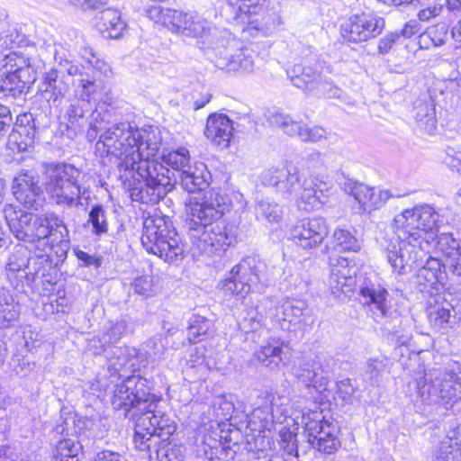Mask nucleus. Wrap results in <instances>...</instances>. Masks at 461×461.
<instances>
[{
  "instance_id": "nucleus-1",
  "label": "nucleus",
  "mask_w": 461,
  "mask_h": 461,
  "mask_svg": "<svg viewBox=\"0 0 461 461\" xmlns=\"http://www.w3.org/2000/svg\"><path fill=\"white\" fill-rule=\"evenodd\" d=\"M442 220L430 204L405 209L393 219L399 240L390 243L384 253L393 271L400 275L411 272L425 255L423 243L434 240Z\"/></svg>"
},
{
  "instance_id": "nucleus-2",
  "label": "nucleus",
  "mask_w": 461,
  "mask_h": 461,
  "mask_svg": "<svg viewBox=\"0 0 461 461\" xmlns=\"http://www.w3.org/2000/svg\"><path fill=\"white\" fill-rule=\"evenodd\" d=\"M225 205L218 197L192 198L185 204L183 227L193 246L201 254L221 256L236 241V235L217 221L224 213Z\"/></svg>"
},
{
  "instance_id": "nucleus-3",
  "label": "nucleus",
  "mask_w": 461,
  "mask_h": 461,
  "mask_svg": "<svg viewBox=\"0 0 461 461\" xmlns=\"http://www.w3.org/2000/svg\"><path fill=\"white\" fill-rule=\"evenodd\" d=\"M102 143L108 154L119 159L120 172L134 169L140 159H150L159 150L162 139L159 131L152 126L136 128L130 122L113 124L101 134Z\"/></svg>"
},
{
  "instance_id": "nucleus-4",
  "label": "nucleus",
  "mask_w": 461,
  "mask_h": 461,
  "mask_svg": "<svg viewBox=\"0 0 461 461\" xmlns=\"http://www.w3.org/2000/svg\"><path fill=\"white\" fill-rule=\"evenodd\" d=\"M10 230L21 240L34 242L52 238V242H68V230L64 221L55 212L34 215L12 204L4 209Z\"/></svg>"
},
{
  "instance_id": "nucleus-5",
  "label": "nucleus",
  "mask_w": 461,
  "mask_h": 461,
  "mask_svg": "<svg viewBox=\"0 0 461 461\" xmlns=\"http://www.w3.org/2000/svg\"><path fill=\"white\" fill-rule=\"evenodd\" d=\"M141 244L149 253L166 262H176L184 258L185 243L172 220L157 210L144 219Z\"/></svg>"
},
{
  "instance_id": "nucleus-6",
  "label": "nucleus",
  "mask_w": 461,
  "mask_h": 461,
  "mask_svg": "<svg viewBox=\"0 0 461 461\" xmlns=\"http://www.w3.org/2000/svg\"><path fill=\"white\" fill-rule=\"evenodd\" d=\"M418 394L427 404L452 406L461 400V367L456 362L432 367L417 380Z\"/></svg>"
},
{
  "instance_id": "nucleus-7",
  "label": "nucleus",
  "mask_w": 461,
  "mask_h": 461,
  "mask_svg": "<svg viewBox=\"0 0 461 461\" xmlns=\"http://www.w3.org/2000/svg\"><path fill=\"white\" fill-rule=\"evenodd\" d=\"M81 172L71 164L49 165L42 185L50 200L62 207H81L89 199L88 191L80 184Z\"/></svg>"
},
{
  "instance_id": "nucleus-8",
  "label": "nucleus",
  "mask_w": 461,
  "mask_h": 461,
  "mask_svg": "<svg viewBox=\"0 0 461 461\" xmlns=\"http://www.w3.org/2000/svg\"><path fill=\"white\" fill-rule=\"evenodd\" d=\"M127 172H135L130 189L132 201L155 204L171 189L169 169L156 159H140L134 169Z\"/></svg>"
},
{
  "instance_id": "nucleus-9",
  "label": "nucleus",
  "mask_w": 461,
  "mask_h": 461,
  "mask_svg": "<svg viewBox=\"0 0 461 461\" xmlns=\"http://www.w3.org/2000/svg\"><path fill=\"white\" fill-rule=\"evenodd\" d=\"M272 276L266 262L256 256L243 258L220 284L225 294L244 299L250 292L263 293Z\"/></svg>"
},
{
  "instance_id": "nucleus-10",
  "label": "nucleus",
  "mask_w": 461,
  "mask_h": 461,
  "mask_svg": "<svg viewBox=\"0 0 461 461\" xmlns=\"http://www.w3.org/2000/svg\"><path fill=\"white\" fill-rule=\"evenodd\" d=\"M325 175L311 176L301 182L299 169L296 167L285 168L284 178L278 185L279 192L285 199L296 198L297 206L310 212L318 209L324 202V192L330 189Z\"/></svg>"
},
{
  "instance_id": "nucleus-11",
  "label": "nucleus",
  "mask_w": 461,
  "mask_h": 461,
  "mask_svg": "<svg viewBox=\"0 0 461 461\" xmlns=\"http://www.w3.org/2000/svg\"><path fill=\"white\" fill-rule=\"evenodd\" d=\"M330 70L321 62L294 64L287 70L292 84L308 95L327 98H340L342 90L329 77Z\"/></svg>"
},
{
  "instance_id": "nucleus-12",
  "label": "nucleus",
  "mask_w": 461,
  "mask_h": 461,
  "mask_svg": "<svg viewBox=\"0 0 461 461\" xmlns=\"http://www.w3.org/2000/svg\"><path fill=\"white\" fill-rule=\"evenodd\" d=\"M36 79L34 64L29 58L10 52L0 56V89L12 96L26 94Z\"/></svg>"
},
{
  "instance_id": "nucleus-13",
  "label": "nucleus",
  "mask_w": 461,
  "mask_h": 461,
  "mask_svg": "<svg viewBox=\"0 0 461 461\" xmlns=\"http://www.w3.org/2000/svg\"><path fill=\"white\" fill-rule=\"evenodd\" d=\"M148 381L140 375H128L120 384H117L112 398L114 409H123L126 412L133 411L136 418L146 410V405L153 393H149Z\"/></svg>"
},
{
  "instance_id": "nucleus-14",
  "label": "nucleus",
  "mask_w": 461,
  "mask_h": 461,
  "mask_svg": "<svg viewBox=\"0 0 461 461\" xmlns=\"http://www.w3.org/2000/svg\"><path fill=\"white\" fill-rule=\"evenodd\" d=\"M384 24V19L374 13L353 14L340 25V34L348 42L361 43L380 35Z\"/></svg>"
},
{
  "instance_id": "nucleus-15",
  "label": "nucleus",
  "mask_w": 461,
  "mask_h": 461,
  "mask_svg": "<svg viewBox=\"0 0 461 461\" xmlns=\"http://www.w3.org/2000/svg\"><path fill=\"white\" fill-rule=\"evenodd\" d=\"M291 240L303 250L311 252L318 249L329 234L326 220L321 217L298 221L291 229Z\"/></svg>"
},
{
  "instance_id": "nucleus-16",
  "label": "nucleus",
  "mask_w": 461,
  "mask_h": 461,
  "mask_svg": "<svg viewBox=\"0 0 461 461\" xmlns=\"http://www.w3.org/2000/svg\"><path fill=\"white\" fill-rule=\"evenodd\" d=\"M37 88L41 99L50 107H58L68 94L69 86L64 73L52 68L41 74Z\"/></svg>"
},
{
  "instance_id": "nucleus-17",
  "label": "nucleus",
  "mask_w": 461,
  "mask_h": 461,
  "mask_svg": "<svg viewBox=\"0 0 461 461\" xmlns=\"http://www.w3.org/2000/svg\"><path fill=\"white\" fill-rule=\"evenodd\" d=\"M453 305L443 294L430 296L428 300L427 317L430 327L439 333H447L454 328L456 317L452 314Z\"/></svg>"
},
{
  "instance_id": "nucleus-18",
  "label": "nucleus",
  "mask_w": 461,
  "mask_h": 461,
  "mask_svg": "<svg viewBox=\"0 0 461 461\" xmlns=\"http://www.w3.org/2000/svg\"><path fill=\"white\" fill-rule=\"evenodd\" d=\"M324 357L316 356L314 359L308 362H303L295 370V375L300 383L305 387H312L316 392L325 394L328 392L329 373L328 365L322 364Z\"/></svg>"
},
{
  "instance_id": "nucleus-19",
  "label": "nucleus",
  "mask_w": 461,
  "mask_h": 461,
  "mask_svg": "<svg viewBox=\"0 0 461 461\" xmlns=\"http://www.w3.org/2000/svg\"><path fill=\"white\" fill-rule=\"evenodd\" d=\"M344 190L352 195L362 211L367 213L382 208L390 198L393 197L389 190L376 189L363 183L346 184Z\"/></svg>"
},
{
  "instance_id": "nucleus-20",
  "label": "nucleus",
  "mask_w": 461,
  "mask_h": 461,
  "mask_svg": "<svg viewBox=\"0 0 461 461\" xmlns=\"http://www.w3.org/2000/svg\"><path fill=\"white\" fill-rule=\"evenodd\" d=\"M102 352L105 353L111 375H118L120 377L135 370L142 357L137 348L128 346L110 347Z\"/></svg>"
},
{
  "instance_id": "nucleus-21",
  "label": "nucleus",
  "mask_w": 461,
  "mask_h": 461,
  "mask_svg": "<svg viewBox=\"0 0 461 461\" xmlns=\"http://www.w3.org/2000/svg\"><path fill=\"white\" fill-rule=\"evenodd\" d=\"M268 122L271 126L282 128L284 132L291 137H298L302 141L318 142L326 139V131L323 128L306 127L281 113L271 114Z\"/></svg>"
},
{
  "instance_id": "nucleus-22",
  "label": "nucleus",
  "mask_w": 461,
  "mask_h": 461,
  "mask_svg": "<svg viewBox=\"0 0 461 461\" xmlns=\"http://www.w3.org/2000/svg\"><path fill=\"white\" fill-rule=\"evenodd\" d=\"M216 29L197 13H184L176 10L171 32L192 38H206Z\"/></svg>"
},
{
  "instance_id": "nucleus-23",
  "label": "nucleus",
  "mask_w": 461,
  "mask_h": 461,
  "mask_svg": "<svg viewBox=\"0 0 461 461\" xmlns=\"http://www.w3.org/2000/svg\"><path fill=\"white\" fill-rule=\"evenodd\" d=\"M330 267L329 284L332 294L338 297L348 295L352 292L356 274L354 267L349 266V260L343 257L331 258Z\"/></svg>"
},
{
  "instance_id": "nucleus-24",
  "label": "nucleus",
  "mask_w": 461,
  "mask_h": 461,
  "mask_svg": "<svg viewBox=\"0 0 461 461\" xmlns=\"http://www.w3.org/2000/svg\"><path fill=\"white\" fill-rule=\"evenodd\" d=\"M214 66L228 73H250L254 69L252 56L247 50H238L234 54L229 53L228 50L219 47L212 50Z\"/></svg>"
},
{
  "instance_id": "nucleus-25",
  "label": "nucleus",
  "mask_w": 461,
  "mask_h": 461,
  "mask_svg": "<svg viewBox=\"0 0 461 461\" xmlns=\"http://www.w3.org/2000/svg\"><path fill=\"white\" fill-rule=\"evenodd\" d=\"M13 193L16 200L28 209L38 210L41 206V187L32 175L23 174L15 177Z\"/></svg>"
},
{
  "instance_id": "nucleus-26",
  "label": "nucleus",
  "mask_w": 461,
  "mask_h": 461,
  "mask_svg": "<svg viewBox=\"0 0 461 461\" xmlns=\"http://www.w3.org/2000/svg\"><path fill=\"white\" fill-rule=\"evenodd\" d=\"M310 311L306 302L302 300H282L275 307V312H270V317L276 322L287 321L294 324H309Z\"/></svg>"
},
{
  "instance_id": "nucleus-27",
  "label": "nucleus",
  "mask_w": 461,
  "mask_h": 461,
  "mask_svg": "<svg viewBox=\"0 0 461 461\" xmlns=\"http://www.w3.org/2000/svg\"><path fill=\"white\" fill-rule=\"evenodd\" d=\"M359 294L362 303L369 307L374 319L379 321L389 316L388 292L379 285L366 284L360 288Z\"/></svg>"
},
{
  "instance_id": "nucleus-28",
  "label": "nucleus",
  "mask_w": 461,
  "mask_h": 461,
  "mask_svg": "<svg viewBox=\"0 0 461 461\" xmlns=\"http://www.w3.org/2000/svg\"><path fill=\"white\" fill-rule=\"evenodd\" d=\"M159 402L160 398L152 394L146 405V410L142 411L139 417L147 418L150 421L149 427L154 429L155 433L159 435L160 438L163 437L168 438L176 431V425L168 415L158 410V404Z\"/></svg>"
},
{
  "instance_id": "nucleus-29",
  "label": "nucleus",
  "mask_w": 461,
  "mask_h": 461,
  "mask_svg": "<svg viewBox=\"0 0 461 461\" xmlns=\"http://www.w3.org/2000/svg\"><path fill=\"white\" fill-rule=\"evenodd\" d=\"M232 122L224 114L209 116L204 135L214 145L225 149L229 147L232 136Z\"/></svg>"
},
{
  "instance_id": "nucleus-30",
  "label": "nucleus",
  "mask_w": 461,
  "mask_h": 461,
  "mask_svg": "<svg viewBox=\"0 0 461 461\" xmlns=\"http://www.w3.org/2000/svg\"><path fill=\"white\" fill-rule=\"evenodd\" d=\"M149 426L150 421L147 418L136 417L133 443L138 450L146 452L151 457L152 453L158 450L161 439Z\"/></svg>"
},
{
  "instance_id": "nucleus-31",
  "label": "nucleus",
  "mask_w": 461,
  "mask_h": 461,
  "mask_svg": "<svg viewBox=\"0 0 461 461\" xmlns=\"http://www.w3.org/2000/svg\"><path fill=\"white\" fill-rule=\"evenodd\" d=\"M289 347L277 339H271L256 352L258 360L270 369H276L280 363L288 359Z\"/></svg>"
},
{
  "instance_id": "nucleus-32",
  "label": "nucleus",
  "mask_w": 461,
  "mask_h": 461,
  "mask_svg": "<svg viewBox=\"0 0 461 461\" xmlns=\"http://www.w3.org/2000/svg\"><path fill=\"white\" fill-rule=\"evenodd\" d=\"M177 177L185 191L195 193L208 186L210 173L207 171L206 166L200 162L193 166L189 165Z\"/></svg>"
},
{
  "instance_id": "nucleus-33",
  "label": "nucleus",
  "mask_w": 461,
  "mask_h": 461,
  "mask_svg": "<svg viewBox=\"0 0 461 461\" xmlns=\"http://www.w3.org/2000/svg\"><path fill=\"white\" fill-rule=\"evenodd\" d=\"M247 423L248 428L252 431L271 430L275 423L271 411V402H267L265 396L259 398L252 411L248 415Z\"/></svg>"
},
{
  "instance_id": "nucleus-34",
  "label": "nucleus",
  "mask_w": 461,
  "mask_h": 461,
  "mask_svg": "<svg viewBox=\"0 0 461 461\" xmlns=\"http://www.w3.org/2000/svg\"><path fill=\"white\" fill-rule=\"evenodd\" d=\"M96 26L104 37L110 39H119L126 28L119 12L112 8L101 12Z\"/></svg>"
},
{
  "instance_id": "nucleus-35",
  "label": "nucleus",
  "mask_w": 461,
  "mask_h": 461,
  "mask_svg": "<svg viewBox=\"0 0 461 461\" xmlns=\"http://www.w3.org/2000/svg\"><path fill=\"white\" fill-rule=\"evenodd\" d=\"M224 438V442L213 440L212 445L209 442L212 440L211 437L204 438L203 451L209 461H230L234 458L240 446L231 444L226 437Z\"/></svg>"
},
{
  "instance_id": "nucleus-36",
  "label": "nucleus",
  "mask_w": 461,
  "mask_h": 461,
  "mask_svg": "<svg viewBox=\"0 0 461 461\" xmlns=\"http://www.w3.org/2000/svg\"><path fill=\"white\" fill-rule=\"evenodd\" d=\"M460 428L449 430L446 438L439 446L436 455L437 461H461V435Z\"/></svg>"
},
{
  "instance_id": "nucleus-37",
  "label": "nucleus",
  "mask_w": 461,
  "mask_h": 461,
  "mask_svg": "<svg viewBox=\"0 0 461 461\" xmlns=\"http://www.w3.org/2000/svg\"><path fill=\"white\" fill-rule=\"evenodd\" d=\"M20 315V306L14 302L9 291L0 288V329L13 325Z\"/></svg>"
},
{
  "instance_id": "nucleus-38",
  "label": "nucleus",
  "mask_w": 461,
  "mask_h": 461,
  "mask_svg": "<svg viewBox=\"0 0 461 461\" xmlns=\"http://www.w3.org/2000/svg\"><path fill=\"white\" fill-rule=\"evenodd\" d=\"M20 315V306L14 302L9 291L0 288V329L13 325Z\"/></svg>"
},
{
  "instance_id": "nucleus-39",
  "label": "nucleus",
  "mask_w": 461,
  "mask_h": 461,
  "mask_svg": "<svg viewBox=\"0 0 461 461\" xmlns=\"http://www.w3.org/2000/svg\"><path fill=\"white\" fill-rule=\"evenodd\" d=\"M127 324L124 321H118L115 322H110L106 330L97 339L92 340L93 347H96L95 343L100 344L101 350H96L95 354H101L104 348L114 347L122 336L125 333Z\"/></svg>"
},
{
  "instance_id": "nucleus-40",
  "label": "nucleus",
  "mask_w": 461,
  "mask_h": 461,
  "mask_svg": "<svg viewBox=\"0 0 461 461\" xmlns=\"http://www.w3.org/2000/svg\"><path fill=\"white\" fill-rule=\"evenodd\" d=\"M26 256L18 250L10 257L5 267L6 277L11 285L17 288L23 279L26 278Z\"/></svg>"
},
{
  "instance_id": "nucleus-41",
  "label": "nucleus",
  "mask_w": 461,
  "mask_h": 461,
  "mask_svg": "<svg viewBox=\"0 0 461 461\" xmlns=\"http://www.w3.org/2000/svg\"><path fill=\"white\" fill-rule=\"evenodd\" d=\"M445 265L438 258H429L425 265L419 269L417 280L420 285H433L437 282H442L444 279Z\"/></svg>"
},
{
  "instance_id": "nucleus-42",
  "label": "nucleus",
  "mask_w": 461,
  "mask_h": 461,
  "mask_svg": "<svg viewBox=\"0 0 461 461\" xmlns=\"http://www.w3.org/2000/svg\"><path fill=\"white\" fill-rule=\"evenodd\" d=\"M448 38V27L445 23H438L429 27L419 36V44L421 49L439 47L446 43Z\"/></svg>"
},
{
  "instance_id": "nucleus-43",
  "label": "nucleus",
  "mask_w": 461,
  "mask_h": 461,
  "mask_svg": "<svg viewBox=\"0 0 461 461\" xmlns=\"http://www.w3.org/2000/svg\"><path fill=\"white\" fill-rule=\"evenodd\" d=\"M91 110V104L88 99L77 98L68 106L66 116L75 132L84 131V117L86 112Z\"/></svg>"
},
{
  "instance_id": "nucleus-44",
  "label": "nucleus",
  "mask_w": 461,
  "mask_h": 461,
  "mask_svg": "<svg viewBox=\"0 0 461 461\" xmlns=\"http://www.w3.org/2000/svg\"><path fill=\"white\" fill-rule=\"evenodd\" d=\"M90 71L91 72L86 73V75H81V78L77 79V86L80 88L79 98L88 99L89 102L93 95L101 88L103 77H108L104 76L100 72H96V70Z\"/></svg>"
},
{
  "instance_id": "nucleus-45",
  "label": "nucleus",
  "mask_w": 461,
  "mask_h": 461,
  "mask_svg": "<svg viewBox=\"0 0 461 461\" xmlns=\"http://www.w3.org/2000/svg\"><path fill=\"white\" fill-rule=\"evenodd\" d=\"M56 449L55 461H79L83 447L77 438H68L59 440Z\"/></svg>"
},
{
  "instance_id": "nucleus-46",
  "label": "nucleus",
  "mask_w": 461,
  "mask_h": 461,
  "mask_svg": "<svg viewBox=\"0 0 461 461\" xmlns=\"http://www.w3.org/2000/svg\"><path fill=\"white\" fill-rule=\"evenodd\" d=\"M335 249L339 251L357 252L361 249L360 242L348 230L336 228L331 236Z\"/></svg>"
},
{
  "instance_id": "nucleus-47",
  "label": "nucleus",
  "mask_w": 461,
  "mask_h": 461,
  "mask_svg": "<svg viewBox=\"0 0 461 461\" xmlns=\"http://www.w3.org/2000/svg\"><path fill=\"white\" fill-rule=\"evenodd\" d=\"M212 327V321L199 314H193L188 321V339L196 343L204 339Z\"/></svg>"
},
{
  "instance_id": "nucleus-48",
  "label": "nucleus",
  "mask_w": 461,
  "mask_h": 461,
  "mask_svg": "<svg viewBox=\"0 0 461 461\" xmlns=\"http://www.w3.org/2000/svg\"><path fill=\"white\" fill-rule=\"evenodd\" d=\"M87 222L91 224L92 233L95 236L108 232L107 212L101 204H95L91 208Z\"/></svg>"
},
{
  "instance_id": "nucleus-49",
  "label": "nucleus",
  "mask_w": 461,
  "mask_h": 461,
  "mask_svg": "<svg viewBox=\"0 0 461 461\" xmlns=\"http://www.w3.org/2000/svg\"><path fill=\"white\" fill-rule=\"evenodd\" d=\"M189 160V151L185 148H180L162 156V162L177 171L178 176L190 165Z\"/></svg>"
},
{
  "instance_id": "nucleus-50",
  "label": "nucleus",
  "mask_w": 461,
  "mask_h": 461,
  "mask_svg": "<svg viewBox=\"0 0 461 461\" xmlns=\"http://www.w3.org/2000/svg\"><path fill=\"white\" fill-rule=\"evenodd\" d=\"M256 212L258 218L265 219L269 222L277 223L283 217L282 207L267 199L258 202Z\"/></svg>"
},
{
  "instance_id": "nucleus-51",
  "label": "nucleus",
  "mask_w": 461,
  "mask_h": 461,
  "mask_svg": "<svg viewBox=\"0 0 461 461\" xmlns=\"http://www.w3.org/2000/svg\"><path fill=\"white\" fill-rule=\"evenodd\" d=\"M418 126L429 134H433L437 129V120L434 109L429 104H420L416 113Z\"/></svg>"
},
{
  "instance_id": "nucleus-52",
  "label": "nucleus",
  "mask_w": 461,
  "mask_h": 461,
  "mask_svg": "<svg viewBox=\"0 0 461 461\" xmlns=\"http://www.w3.org/2000/svg\"><path fill=\"white\" fill-rule=\"evenodd\" d=\"M176 10L152 5L145 10L147 17L156 23H160L171 31Z\"/></svg>"
},
{
  "instance_id": "nucleus-53",
  "label": "nucleus",
  "mask_w": 461,
  "mask_h": 461,
  "mask_svg": "<svg viewBox=\"0 0 461 461\" xmlns=\"http://www.w3.org/2000/svg\"><path fill=\"white\" fill-rule=\"evenodd\" d=\"M80 55L87 62L88 70H96V72H100L104 76H109L111 74L112 71L110 66L96 56L92 47H82L80 50Z\"/></svg>"
},
{
  "instance_id": "nucleus-54",
  "label": "nucleus",
  "mask_w": 461,
  "mask_h": 461,
  "mask_svg": "<svg viewBox=\"0 0 461 461\" xmlns=\"http://www.w3.org/2000/svg\"><path fill=\"white\" fill-rule=\"evenodd\" d=\"M239 325L246 333L257 331L263 326V315L258 308L250 307L244 312Z\"/></svg>"
},
{
  "instance_id": "nucleus-55",
  "label": "nucleus",
  "mask_w": 461,
  "mask_h": 461,
  "mask_svg": "<svg viewBox=\"0 0 461 461\" xmlns=\"http://www.w3.org/2000/svg\"><path fill=\"white\" fill-rule=\"evenodd\" d=\"M36 133L32 121V124L28 122L26 125H18L12 137L15 139L20 149H26L27 147H31L34 143Z\"/></svg>"
},
{
  "instance_id": "nucleus-56",
  "label": "nucleus",
  "mask_w": 461,
  "mask_h": 461,
  "mask_svg": "<svg viewBox=\"0 0 461 461\" xmlns=\"http://www.w3.org/2000/svg\"><path fill=\"white\" fill-rule=\"evenodd\" d=\"M326 420L321 411L315 410L305 412L302 416V424L307 432L308 438L316 435L317 431L324 428Z\"/></svg>"
},
{
  "instance_id": "nucleus-57",
  "label": "nucleus",
  "mask_w": 461,
  "mask_h": 461,
  "mask_svg": "<svg viewBox=\"0 0 461 461\" xmlns=\"http://www.w3.org/2000/svg\"><path fill=\"white\" fill-rule=\"evenodd\" d=\"M437 240L436 248L440 251L446 258L455 256L461 252L459 242L450 233H437L435 237Z\"/></svg>"
},
{
  "instance_id": "nucleus-58",
  "label": "nucleus",
  "mask_w": 461,
  "mask_h": 461,
  "mask_svg": "<svg viewBox=\"0 0 461 461\" xmlns=\"http://www.w3.org/2000/svg\"><path fill=\"white\" fill-rule=\"evenodd\" d=\"M106 114L104 113V107L99 106L92 111L90 117L87 119L88 130L86 132L89 140H94L98 135V132L104 129L106 123Z\"/></svg>"
},
{
  "instance_id": "nucleus-59",
  "label": "nucleus",
  "mask_w": 461,
  "mask_h": 461,
  "mask_svg": "<svg viewBox=\"0 0 461 461\" xmlns=\"http://www.w3.org/2000/svg\"><path fill=\"white\" fill-rule=\"evenodd\" d=\"M265 397L267 402H271V411L273 412L274 421L282 422V419L289 415L288 399L284 396H275L270 393H267Z\"/></svg>"
},
{
  "instance_id": "nucleus-60",
  "label": "nucleus",
  "mask_w": 461,
  "mask_h": 461,
  "mask_svg": "<svg viewBox=\"0 0 461 461\" xmlns=\"http://www.w3.org/2000/svg\"><path fill=\"white\" fill-rule=\"evenodd\" d=\"M49 264V257L46 255L26 258V278L33 281L41 271L45 270Z\"/></svg>"
},
{
  "instance_id": "nucleus-61",
  "label": "nucleus",
  "mask_w": 461,
  "mask_h": 461,
  "mask_svg": "<svg viewBox=\"0 0 461 461\" xmlns=\"http://www.w3.org/2000/svg\"><path fill=\"white\" fill-rule=\"evenodd\" d=\"M384 360L379 358H369L366 361L364 377L371 384L377 383L382 372L384 370Z\"/></svg>"
},
{
  "instance_id": "nucleus-62",
  "label": "nucleus",
  "mask_w": 461,
  "mask_h": 461,
  "mask_svg": "<svg viewBox=\"0 0 461 461\" xmlns=\"http://www.w3.org/2000/svg\"><path fill=\"white\" fill-rule=\"evenodd\" d=\"M356 388L351 384L350 379L344 378L336 383L337 398L341 400L343 403L351 404L354 399Z\"/></svg>"
},
{
  "instance_id": "nucleus-63",
  "label": "nucleus",
  "mask_w": 461,
  "mask_h": 461,
  "mask_svg": "<svg viewBox=\"0 0 461 461\" xmlns=\"http://www.w3.org/2000/svg\"><path fill=\"white\" fill-rule=\"evenodd\" d=\"M315 446L312 447L316 448L318 451L322 452L327 455H330L334 453L338 447L340 446V442L338 439L336 434H333L330 437H328L327 439H323L320 438L318 441H314Z\"/></svg>"
},
{
  "instance_id": "nucleus-64",
  "label": "nucleus",
  "mask_w": 461,
  "mask_h": 461,
  "mask_svg": "<svg viewBox=\"0 0 461 461\" xmlns=\"http://www.w3.org/2000/svg\"><path fill=\"white\" fill-rule=\"evenodd\" d=\"M131 286L134 293L140 295L149 296L153 292L152 279L148 276L135 278Z\"/></svg>"
}]
</instances>
